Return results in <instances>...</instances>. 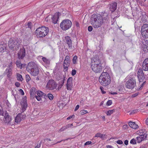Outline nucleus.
I'll return each mask as SVG.
<instances>
[{
  "mask_svg": "<svg viewBox=\"0 0 148 148\" xmlns=\"http://www.w3.org/2000/svg\"><path fill=\"white\" fill-rule=\"evenodd\" d=\"M26 80L27 82H28L31 79L29 76L28 75H27L25 76Z\"/></svg>",
  "mask_w": 148,
  "mask_h": 148,
  "instance_id": "nucleus-37",
  "label": "nucleus"
},
{
  "mask_svg": "<svg viewBox=\"0 0 148 148\" xmlns=\"http://www.w3.org/2000/svg\"><path fill=\"white\" fill-rule=\"evenodd\" d=\"M130 1L129 3L132 6H136L138 5V0H128Z\"/></svg>",
  "mask_w": 148,
  "mask_h": 148,
  "instance_id": "nucleus-27",
  "label": "nucleus"
},
{
  "mask_svg": "<svg viewBox=\"0 0 148 148\" xmlns=\"http://www.w3.org/2000/svg\"><path fill=\"white\" fill-rule=\"evenodd\" d=\"M16 77L17 80L18 81L22 82L23 80L22 76L19 73H17L16 74Z\"/></svg>",
  "mask_w": 148,
  "mask_h": 148,
  "instance_id": "nucleus-31",
  "label": "nucleus"
},
{
  "mask_svg": "<svg viewBox=\"0 0 148 148\" xmlns=\"http://www.w3.org/2000/svg\"><path fill=\"white\" fill-rule=\"evenodd\" d=\"M146 138V136H140L136 137L137 141L138 143H140Z\"/></svg>",
  "mask_w": 148,
  "mask_h": 148,
  "instance_id": "nucleus-26",
  "label": "nucleus"
},
{
  "mask_svg": "<svg viewBox=\"0 0 148 148\" xmlns=\"http://www.w3.org/2000/svg\"><path fill=\"white\" fill-rule=\"evenodd\" d=\"M77 57L76 56H75L73 58V64H75L77 62Z\"/></svg>",
  "mask_w": 148,
  "mask_h": 148,
  "instance_id": "nucleus-38",
  "label": "nucleus"
},
{
  "mask_svg": "<svg viewBox=\"0 0 148 148\" xmlns=\"http://www.w3.org/2000/svg\"><path fill=\"white\" fill-rule=\"evenodd\" d=\"M6 46L4 44L0 45V52L3 53L6 50Z\"/></svg>",
  "mask_w": 148,
  "mask_h": 148,
  "instance_id": "nucleus-28",
  "label": "nucleus"
},
{
  "mask_svg": "<svg viewBox=\"0 0 148 148\" xmlns=\"http://www.w3.org/2000/svg\"><path fill=\"white\" fill-rule=\"evenodd\" d=\"M141 34L143 38H148V25L144 24L142 27L141 29Z\"/></svg>",
  "mask_w": 148,
  "mask_h": 148,
  "instance_id": "nucleus-10",
  "label": "nucleus"
},
{
  "mask_svg": "<svg viewBox=\"0 0 148 148\" xmlns=\"http://www.w3.org/2000/svg\"><path fill=\"white\" fill-rule=\"evenodd\" d=\"M128 126L127 125H125L123 126V129L124 130H126L128 128Z\"/></svg>",
  "mask_w": 148,
  "mask_h": 148,
  "instance_id": "nucleus-48",
  "label": "nucleus"
},
{
  "mask_svg": "<svg viewBox=\"0 0 148 148\" xmlns=\"http://www.w3.org/2000/svg\"><path fill=\"white\" fill-rule=\"evenodd\" d=\"M66 42L68 45L69 48H71L72 46L71 40L70 37L68 36H66L65 37Z\"/></svg>",
  "mask_w": 148,
  "mask_h": 148,
  "instance_id": "nucleus-23",
  "label": "nucleus"
},
{
  "mask_svg": "<svg viewBox=\"0 0 148 148\" xmlns=\"http://www.w3.org/2000/svg\"><path fill=\"white\" fill-rule=\"evenodd\" d=\"M11 69L9 68L6 69L5 72V73L7 75V77H9L11 74Z\"/></svg>",
  "mask_w": 148,
  "mask_h": 148,
  "instance_id": "nucleus-30",
  "label": "nucleus"
},
{
  "mask_svg": "<svg viewBox=\"0 0 148 148\" xmlns=\"http://www.w3.org/2000/svg\"><path fill=\"white\" fill-rule=\"evenodd\" d=\"M74 117H75V115H73L71 116H69V117H68L67 118V119L69 120V119H71V118H74Z\"/></svg>",
  "mask_w": 148,
  "mask_h": 148,
  "instance_id": "nucleus-51",
  "label": "nucleus"
},
{
  "mask_svg": "<svg viewBox=\"0 0 148 148\" xmlns=\"http://www.w3.org/2000/svg\"><path fill=\"white\" fill-rule=\"evenodd\" d=\"M130 143L133 144H135L136 143V140L135 139L133 138L130 141Z\"/></svg>",
  "mask_w": 148,
  "mask_h": 148,
  "instance_id": "nucleus-40",
  "label": "nucleus"
},
{
  "mask_svg": "<svg viewBox=\"0 0 148 148\" xmlns=\"http://www.w3.org/2000/svg\"><path fill=\"white\" fill-rule=\"evenodd\" d=\"M136 81L135 78H130L126 82L125 85L126 87L128 88L132 89L134 88L136 86Z\"/></svg>",
  "mask_w": 148,
  "mask_h": 148,
  "instance_id": "nucleus-9",
  "label": "nucleus"
},
{
  "mask_svg": "<svg viewBox=\"0 0 148 148\" xmlns=\"http://www.w3.org/2000/svg\"><path fill=\"white\" fill-rule=\"evenodd\" d=\"M19 91L22 95H24V92L23 90L22 89H20L19 90Z\"/></svg>",
  "mask_w": 148,
  "mask_h": 148,
  "instance_id": "nucleus-54",
  "label": "nucleus"
},
{
  "mask_svg": "<svg viewBox=\"0 0 148 148\" xmlns=\"http://www.w3.org/2000/svg\"><path fill=\"white\" fill-rule=\"evenodd\" d=\"M103 23L102 17L99 14H93L91 17L90 23L95 28H98L100 27Z\"/></svg>",
  "mask_w": 148,
  "mask_h": 148,
  "instance_id": "nucleus-1",
  "label": "nucleus"
},
{
  "mask_svg": "<svg viewBox=\"0 0 148 148\" xmlns=\"http://www.w3.org/2000/svg\"><path fill=\"white\" fill-rule=\"evenodd\" d=\"M15 85L17 87H19L20 86V84L18 82H16L15 83Z\"/></svg>",
  "mask_w": 148,
  "mask_h": 148,
  "instance_id": "nucleus-56",
  "label": "nucleus"
},
{
  "mask_svg": "<svg viewBox=\"0 0 148 148\" xmlns=\"http://www.w3.org/2000/svg\"><path fill=\"white\" fill-rule=\"evenodd\" d=\"M16 64L17 66L18 67H20V69L22 68L21 66H20V62L19 61H17L16 62Z\"/></svg>",
  "mask_w": 148,
  "mask_h": 148,
  "instance_id": "nucleus-47",
  "label": "nucleus"
},
{
  "mask_svg": "<svg viewBox=\"0 0 148 148\" xmlns=\"http://www.w3.org/2000/svg\"><path fill=\"white\" fill-rule=\"evenodd\" d=\"M56 85L53 80H50L48 82L46 87L50 90H53L56 88Z\"/></svg>",
  "mask_w": 148,
  "mask_h": 148,
  "instance_id": "nucleus-11",
  "label": "nucleus"
},
{
  "mask_svg": "<svg viewBox=\"0 0 148 148\" xmlns=\"http://www.w3.org/2000/svg\"><path fill=\"white\" fill-rule=\"evenodd\" d=\"M79 105H77L75 107L74 111H77L79 108Z\"/></svg>",
  "mask_w": 148,
  "mask_h": 148,
  "instance_id": "nucleus-58",
  "label": "nucleus"
},
{
  "mask_svg": "<svg viewBox=\"0 0 148 148\" xmlns=\"http://www.w3.org/2000/svg\"><path fill=\"white\" fill-rule=\"evenodd\" d=\"M100 89L102 94H105L106 93V92L104 90V89L102 86H100Z\"/></svg>",
  "mask_w": 148,
  "mask_h": 148,
  "instance_id": "nucleus-42",
  "label": "nucleus"
},
{
  "mask_svg": "<svg viewBox=\"0 0 148 148\" xmlns=\"http://www.w3.org/2000/svg\"><path fill=\"white\" fill-rule=\"evenodd\" d=\"M112 103V101L111 100H109L106 103V105L107 106L111 105Z\"/></svg>",
  "mask_w": 148,
  "mask_h": 148,
  "instance_id": "nucleus-43",
  "label": "nucleus"
},
{
  "mask_svg": "<svg viewBox=\"0 0 148 148\" xmlns=\"http://www.w3.org/2000/svg\"><path fill=\"white\" fill-rule=\"evenodd\" d=\"M129 125L132 128L136 129L138 128V125L136 124L135 122H130L129 123Z\"/></svg>",
  "mask_w": 148,
  "mask_h": 148,
  "instance_id": "nucleus-24",
  "label": "nucleus"
},
{
  "mask_svg": "<svg viewBox=\"0 0 148 148\" xmlns=\"http://www.w3.org/2000/svg\"><path fill=\"white\" fill-rule=\"evenodd\" d=\"M26 116L25 115H23L22 113L18 114L15 119V121L16 123H18L20 122L25 118Z\"/></svg>",
  "mask_w": 148,
  "mask_h": 148,
  "instance_id": "nucleus-14",
  "label": "nucleus"
},
{
  "mask_svg": "<svg viewBox=\"0 0 148 148\" xmlns=\"http://www.w3.org/2000/svg\"><path fill=\"white\" fill-rule=\"evenodd\" d=\"M25 55V49L23 48L21 49L18 54V56L19 59H23Z\"/></svg>",
  "mask_w": 148,
  "mask_h": 148,
  "instance_id": "nucleus-17",
  "label": "nucleus"
},
{
  "mask_svg": "<svg viewBox=\"0 0 148 148\" xmlns=\"http://www.w3.org/2000/svg\"><path fill=\"white\" fill-rule=\"evenodd\" d=\"M44 58V57H43L42 56H40L38 57V59L39 61H40L41 60H43V58Z\"/></svg>",
  "mask_w": 148,
  "mask_h": 148,
  "instance_id": "nucleus-45",
  "label": "nucleus"
},
{
  "mask_svg": "<svg viewBox=\"0 0 148 148\" xmlns=\"http://www.w3.org/2000/svg\"><path fill=\"white\" fill-rule=\"evenodd\" d=\"M142 48L145 52H147L148 49V40H143L141 45Z\"/></svg>",
  "mask_w": 148,
  "mask_h": 148,
  "instance_id": "nucleus-16",
  "label": "nucleus"
},
{
  "mask_svg": "<svg viewBox=\"0 0 148 148\" xmlns=\"http://www.w3.org/2000/svg\"><path fill=\"white\" fill-rule=\"evenodd\" d=\"M51 141V140L50 139L47 138L45 140V142H48V141Z\"/></svg>",
  "mask_w": 148,
  "mask_h": 148,
  "instance_id": "nucleus-60",
  "label": "nucleus"
},
{
  "mask_svg": "<svg viewBox=\"0 0 148 148\" xmlns=\"http://www.w3.org/2000/svg\"><path fill=\"white\" fill-rule=\"evenodd\" d=\"M66 129V127L65 126H64L62 127L61 128H60L59 130V132H61L64 131Z\"/></svg>",
  "mask_w": 148,
  "mask_h": 148,
  "instance_id": "nucleus-44",
  "label": "nucleus"
},
{
  "mask_svg": "<svg viewBox=\"0 0 148 148\" xmlns=\"http://www.w3.org/2000/svg\"><path fill=\"white\" fill-rule=\"evenodd\" d=\"M26 99V97H24L23 98L21 103V106L22 111L23 112H24L26 110V108L27 107V103Z\"/></svg>",
  "mask_w": 148,
  "mask_h": 148,
  "instance_id": "nucleus-13",
  "label": "nucleus"
},
{
  "mask_svg": "<svg viewBox=\"0 0 148 148\" xmlns=\"http://www.w3.org/2000/svg\"><path fill=\"white\" fill-rule=\"evenodd\" d=\"M72 22L69 19L63 20L61 23V28L63 30H66L70 28L71 26Z\"/></svg>",
  "mask_w": 148,
  "mask_h": 148,
  "instance_id": "nucleus-8",
  "label": "nucleus"
},
{
  "mask_svg": "<svg viewBox=\"0 0 148 148\" xmlns=\"http://www.w3.org/2000/svg\"><path fill=\"white\" fill-rule=\"evenodd\" d=\"M60 15V13L59 12L56 13L52 17V22L54 24L57 23L59 16Z\"/></svg>",
  "mask_w": 148,
  "mask_h": 148,
  "instance_id": "nucleus-18",
  "label": "nucleus"
},
{
  "mask_svg": "<svg viewBox=\"0 0 148 148\" xmlns=\"http://www.w3.org/2000/svg\"><path fill=\"white\" fill-rule=\"evenodd\" d=\"M110 10L112 12L114 11L116 8L117 3L116 2H113L110 4L108 6Z\"/></svg>",
  "mask_w": 148,
  "mask_h": 148,
  "instance_id": "nucleus-20",
  "label": "nucleus"
},
{
  "mask_svg": "<svg viewBox=\"0 0 148 148\" xmlns=\"http://www.w3.org/2000/svg\"><path fill=\"white\" fill-rule=\"evenodd\" d=\"M145 82H144L140 85L141 87H140V88H139V89H141V88L143 87V84L145 83Z\"/></svg>",
  "mask_w": 148,
  "mask_h": 148,
  "instance_id": "nucleus-63",
  "label": "nucleus"
},
{
  "mask_svg": "<svg viewBox=\"0 0 148 148\" xmlns=\"http://www.w3.org/2000/svg\"><path fill=\"white\" fill-rule=\"evenodd\" d=\"M143 69L144 71H148V58L144 60L143 64Z\"/></svg>",
  "mask_w": 148,
  "mask_h": 148,
  "instance_id": "nucleus-19",
  "label": "nucleus"
},
{
  "mask_svg": "<svg viewBox=\"0 0 148 148\" xmlns=\"http://www.w3.org/2000/svg\"><path fill=\"white\" fill-rule=\"evenodd\" d=\"M128 141L127 140H125L124 141V144L126 145H128Z\"/></svg>",
  "mask_w": 148,
  "mask_h": 148,
  "instance_id": "nucleus-61",
  "label": "nucleus"
},
{
  "mask_svg": "<svg viewBox=\"0 0 148 148\" xmlns=\"http://www.w3.org/2000/svg\"><path fill=\"white\" fill-rule=\"evenodd\" d=\"M114 111V110H109L107 112L106 114L108 115H110L111 114H112L113 112Z\"/></svg>",
  "mask_w": 148,
  "mask_h": 148,
  "instance_id": "nucleus-39",
  "label": "nucleus"
},
{
  "mask_svg": "<svg viewBox=\"0 0 148 148\" xmlns=\"http://www.w3.org/2000/svg\"><path fill=\"white\" fill-rule=\"evenodd\" d=\"M41 142H40L39 144H38L35 147V148H39L41 145Z\"/></svg>",
  "mask_w": 148,
  "mask_h": 148,
  "instance_id": "nucleus-57",
  "label": "nucleus"
},
{
  "mask_svg": "<svg viewBox=\"0 0 148 148\" xmlns=\"http://www.w3.org/2000/svg\"><path fill=\"white\" fill-rule=\"evenodd\" d=\"M73 126V124H69L67 125L65 127L66 128V129L69 128V127H70L72 126Z\"/></svg>",
  "mask_w": 148,
  "mask_h": 148,
  "instance_id": "nucleus-46",
  "label": "nucleus"
},
{
  "mask_svg": "<svg viewBox=\"0 0 148 148\" xmlns=\"http://www.w3.org/2000/svg\"><path fill=\"white\" fill-rule=\"evenodd\" d=\"M116 143L119 145H121L123 144V142L120 140H118L116 141Z\"/></svg>",
  "mask_w": 148,
  "mask_h": 148,
  "instance_id": "nucleus-50",
  "label": "nucleus"
},
{
  "mask_svg": "<svg viewBox=\"0 0 148 148\" xmlns=\"http://www.w3.org/2000/svg\"><path fill=\"white\" fill-rule=\"evenodd\" d=\"M107 148H114V147L111 145H107L106 146Z\"/></svg>",
  "mask_w": 148,
  "mask_h": 148,
  "instance_id": "nucleus-59",
  "label": "nucleus"
},
{
  "mask_svg": "<svg viewBox=\"0 0 148 148\" xmlns=\"http://www.w3.org/2000/svg\"><path fill=\"white\" fill-rule=\"evenodd\" d=\"M0 119L5 123L8 124L11 121L8 113L6 111L3 112L2 107L0 106Z\"/></svg>",
  "mask_w": 148,
  "mask_h": 148,
  "instance_id": "nucleus-5",
  "label": "nucleus"
},
{
  "mask_svg": "<svg viewBox=\"0 0 148 148\" xmlns=\"http://www.w3.org/2000/svg\"><path fill=\"white\" fill-rule=\"evenodd\" d=\"M104 135L101 134L100 133H98L96 134L95 135V137H97L102 138L104 136Z\"/></svg>",
  "mask_w": 148,
  "mask_h": 148,
  "instance_id": "nucleus-35",
  "label": "nucleus"
},
{
  "mask_svg": "<svg viewBox=\"0 0 148 148\" xmlns=\"http://www.w3.org/2000/svg\"><path fill=\"white\" fill-rule=\"evenodd\" d=\"M76 71L75 70L73 69L72 71V75H74L76 73Z\"/></svg>",
  "mask_w": 148,
  "mask_h": 148,
  "instance_id": "nucleus-49",
  "label": "nucleus"
},
{
  "mask_svg": "<svg viewBox=\"0 0 148 148\" xmlns=\"http://www.w3.org/2000/svg\"><path fill=\"white\" fill-rule=\"evenodd\" d=\"M76 25L77 27H79V23H78L76 22Z\"/></svg>",
  "mask_w": 148,
  "mask_h": 148,
  "instance_id": "nucleus-64",
  "label": "nucleus"
},
{
  "mask_svg": "<svg viewBox=\"0 0 148 148\" xmlns=\"http://www.w3.org/2000/svg\"><path fill=\"white\" fill-rule=\"evenodd\" d=\"M70 63L69 62H65L64 61L63 64V67L64 71H67L68 69V67Z\"/></svg>",
  "mask_w": 148,
  "mask_h": 148,
  "instance_id": "nucleus-29",
  "label": "nucleus"
},
{
  "mask_svg": "<svg viewBox=\"0 0 148 148\" xmlns=\"http://www.w3.org/2000/svg\"><path fill=\"white\" fill-rule=\"evenodd\" d=\"M99 81L103 86L108 85L111 82L110 77L109 74L106 72L102 73L99 78Z\"/></svg>",
  "mask_w": 148,
  "mask_h": 148,
  "instance_id": "nucleus-3",
  "label": "nucleus"
},
{
  "mask_svg": "<svg viewBox=\"0 0 148 148\" xmlns=\"http://www.w3.org/2000/svg\"><path fill=\"white\" fill-rule=\"evenodd\" d=\"M42 61L45 63L47 64H50V60L45 57L43 58V59Z\"/></svg>",
  "mask_w": 148,
  "mask_h": 148,
  "instance_id": "nucleus-32",
  "label": "nucleus"
},
{
  "mask_svg": "<svg viewBox=\"0 0 148 148\" xmlns=\"http://www.w3.org/2000/svg\"><path fill=\"white\" fill-rule=\"evenodd\" d=\"M137 73V76L139 82H143V81L145 77L142 69H140L138 70Z\"/></svg>",
  "mask_w": 148,
  "mask_h": 148,
  "instance_id": "nucleus-12",
  "label": "nucleus"
},
{
  "mask_svg": "<svg viewBox=\"0 0 148 148\" xmlns=\"http://www.w3.org/2000/svg\"><path fill=\"white\" fill-rule=\"evenodd\" d=\"M91 68L92 70L96 73L102 71V67L99 59L94 58L92 60Z\"/></svg>",
  "mask_w": 148,
  "mask_h": 148,
  "instance_id": "nucleus-4",
  "label": "nucleus"
},
{
  "mask_svg": "<svg viewBox=\"0 0 148 148\" xmlns=\"http://www.w3.org/2000/svg\"><path fill=\"white\" fill-rule=\"evenodd\" d=\"M73 78L71 77H70L68 78L66 84L67 90H71L73 88Z\"/></svg>",
  "mask_w": 148,
  "mask_h": 148,
  "instance_id": "nucleus-15",
  "label": "nucleus"
},
{
  "mask_svg": "<svg viewBox=\"0 0 148 148\" xmlns=\"http://www.w3.org/2000/svg\"><path fill=\"white\" fill-rule=\"evenodd\" d=\"M92 143V142L90 141H88L86 142L84 144L85 145H89L91 144Z\"/></svg>",
  "mask_w": 148,
  "mask_h": 148,
  "instance_id": "nucleus-52",
  "label": "nucleus"
},
{
  "mask_svg": "<svg viewBox=\"0 0 148 148\" xmlns=\"http://www.w3.org/2000/svg\"><path fill=\"white\" fill-rule=\"evenodd\" d=\"M8 45L9 48L13 50H17L19 47V43L18 40L10 39L8 42Z\"/></svg>",
  "mask_w": 148,
  "mask_h": 148,
  "instance_id": "nucleus-6",
  "label": "nucleus"
},
{
  "mask_svg": "<svg viewBox=\"0 0 148 148\" xmlns=\"http://www.w3.org/2000/svg\"><path fill=\"white\" fill-rule=\"evenodd\" d=\"M65 62H70L69 57V56H66L65 57V58L64 61Z\"/></svg>",
  "mask_w": 148,
  "mask_h": 148,
  "instance_id": "nucleus-41",
  "label": "nucleus"
},
{
  "mask_svg": "<svg viewBox=\"0 0 148 148\" xmlns=\"http://www.w3.org/2000/svg\"><path fill=\"white\" fill-rule=\"evenodd\" d=\"M49 32L48 27L42 26L38 28L36 30L37 36L39 37H43L46 36Z\"/></svg>",
  "mask_w": 148,
  "mask_h": 148,
  "instance_id": "nucleus-7",
  "label": "nucleus"
},
{
  "mask_svg": "<svg viewBox=\"0 0 148 148\" xmlns=\"http://www.w3.org/2000/svg\"><path fill=\"white\" fill-rule=\"evenodd\" d=\"M146 131L145 129H142L139 130L136 133L140 135V136H146L147 135H146Z\"/></svg>",
  "mask_w": 148,
  "mask_h": 148,
  "instance_id": "nucleus-21",
  "label": "nucleus"
},
{
  "mask_svg": "<svg viewBox=\"0 0 148 148\" xmlns=\"http://www.w3.org/2000/svg\"><path fill=\"white\" fill-rule=\"evenodd\" d=\"M36 92L37 90L35 88H32L30 91L31 96L33 98L35 97Z\"/></svg>",
  "mask_w": 148,
  "mask_h": 148,
  "instance_id": "nucleus-25",
  "label": "nucleus"
},
{
  "mask_svg": "<svg viewBox=\"0 0 148 148\" xmlns=\"http://www.w3.org/2000/svg\"><path fill=\"white\" fill-rule=\"evenodd\" d=\"M92 27L91 26H89L88 27V30L89 32H91L92 30Z\"/></svg>",
  "mask_w": 148,
  "mask_h": 148,
  "instance_id": "nucleus-55",
  "label": "nucleus"
},
{
  "mask_svg": "<svg viewBox=\"0 0 148 148\" xmlns=\"http://www.w3.org/2000/svg\"><path fill=\"white\" fill-rule=\"evenodd\" d=\"M47 96L48 98L50 100H52L53 99V96L51 93H49L47 95Z\"/></svg>",
  "mask_w": 148,
  "mask_h": 148,
  "instance_id": "nucleus-34",
  "label": "nucleus"
},
{
  "mask_svg": "<svg viewBox=\"0 0 148 148\" xmlns=\"http://www.w3.org/2000/svg\"><path fill=\"white\" fill-rule=\"evenodd\" d=\"M145 123L146 125H148V117L147 119L146 120Z\"/></svg>",
  "mask_w": 148,
  "mask_h": 148,
  "instance_id": "nucleus-62",
  "label": "nucleus"
},
{
  "mask_svg": "<svg viewBox=\"0 0 148 148\" xmlns=\"http://www.w3.org/2000/svg\"><path fill=\"white\" fill-rule=\"evenodd\" d=\"M26 70L32 75L34 76L37 75L39 73L37 65L33 62H31L28 64Z\"/></svg>",
  "mask_w": 148,
  "mask_h": 148,
  "instance_id": "nucleus-2",
  "label": "nucleus"
},
{
  "mask_svg": "<svg viewBox=\"0 0 148 148\" xmlns=\"http://www.w3.org/2000/svg\"><path fill=\"white\" fill-rule=\"evenodd\" d=\"M138 95V93H136L132 95V97H134L137 96Z\"/></svg>",
  "mask_w": 148,
  "mask_h": 148,
  "instance_id": "nucleus-53",
  "label": "nucleus"
},
{
  "mask_svg": "<svg viewBox=\"0 0 148 148\" xmlns=\"http://www.w3.org/2000/svg\"><path fill=\"white\" fill-rule=\"evenodd\" d=\"M88 112L87 110H81L80 112V114L82 115H83L84 114L88 113Z\"/></svg>",
  "mask_w": 148,
  "mask_h": 148,
  "instance_id": "nucleus-36",
  "label": "nucleus"
},
{
  "mask_svg": "<svg viewBox=\"0 0 148 148\" xmlns=\"http://www.w3.org/2000/svg\"><path fill=\"white\" fill-rule=\"evenodd\" d=\"M30 35H25L24 37V40L25 41H29V40L30 37Z\"/></svg>",
  "mask_w": 148,
  "mask_h": 148,
  "instance_id": "nucleus-33",
  "label": "nucleus"
},
{
  "mask_svg": "<svg viewBox=\"0 0 148 148\" xmlns=\"http://www.w3.org/2000/svg\"><path fill=\"white\" fill-rule=\"evenodd\" d=\"M37 96L36 95L35 97L38 101H40L41 100V97L43 95V93L40 91H38L37 92Z\"/></svg>",
  "mask_w": 148,
  "mask_h": 148,
  "instance_id": "nucleus-22",
  "label": "nucleus"
}]
</instances>
